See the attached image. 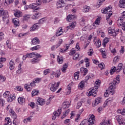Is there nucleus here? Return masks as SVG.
<instances>
[{"mask_svg":"<svg viewBox=\"0 0 125 125\" xmlns=\"http://www.w3.org/2000/svg\"><path fill=\"white\" fill-rule=\"evenodd\" d=\"M65 5V1L64 0H58L56 3L57 8H62Z\"/></svg>","mask_w":125,"mask_h":125,"instance_id":"10","label":"nucleus"},{"mask_svg":"<svg viewBox=\"0 0 125 125\" xmlns=\"http://www.w3.org/2000/svg\"><path fill=\"white\" fill-rule=\"evenodd\" d=\"M102 98L101 97H99L97 98L92 103V106L93 107H95L97 106L99 103H101Z\"/></svg>","mask_w":125,"mask_h":125,"instance_id":"13","label":"nucleus"},{"mask_svg":"<svg viewBox=\"0 0 125 125\" xmlns=\"http://www.w3.org/2000/svg\"><path fill=\"white\" fill-rule=\"evenodd\" d=\"M86 21V17H84L82 18V20L80 21V25H81V26H84Z\"/></svg>","mask_w":125,"mask_h":125,"instance_id":"37","label":"nucleus"},{"mask_svg":"<svg viewBox=\"0 0 125 125\" xmlns=\"http://www.w3.org/2000/svg\"><path fill=\"white\" fill-rule=\"evenodd\" d=\"M123 22H124V20H123V19H121V18H119L117 21L118 26H119V27L120 26H122L123 24H124Z\"/></svg>","mask_w":125,"mask_h":125,"instance_id":"29","label":"nucleus"},{"mask_svg":"<svg viewBox=\"0 0 125 125\" xmlns=\"http://www.w3.org/2000/svg\"><path fill=\"white\" fill-rule=\"evenodd\" d=\"M42 81V78H37L34 79L33 81L35 82V83H41Z\"/></svg>","mask_w":125,"mask_h":125,"instance_id":"59","label":"nucleus"},{"mask_svg":"<svg viewBox=\"0 0 125 125\" xmlns=\"http://www.w3.org/2000/svg\"><path fill=\"white\" fill-rule=\"evenodd\" d=\"M80 70L82 73H84V74H83L84 76H85L88 72V71L87 70V69L84 68L83 67H82L80 69Z\"/></svg>","mask_w":125,"mask_h":125,"instance_id":"33","label":"nucleus"},{"mask_svg":"<svg viewBox=\"0 0 125 125\" xmlns=\"http://www.w3.org/2000/svg\"><path fill=\"white\" fill-rule=\"evenodd\" d=\"M116 84H117L114 83V82H112L111 83H110V85L108 87V90L110 92L111 94H114V93H115V89H116Z\"/></svg>","mask_w":125,"mask_h":125,"instance_id":"8","label":"nucleus"},{"mask_svg":"<svg viewBox=\"0 0 125 125\" xmlns=\"http://www.w3.org/2000/svg\"><path fill=\"white\" fill-rule=\"evenodd\" d=\"M28 58H33V57H35L36 56V52H32L31 53H27Z\"/></svg>","mask_w":125,"mask_h":125,"instance_id":"46","label":"nucleus"},{"mask_svg":"<svg viewBox=\"0 0 125 125\" xmlns=\"http://www.w3.org/2000/svg\"><path fill=\"white\" fill-rule=\"evenodd\" d=\"M76 25L77 23L76 22H72L69 23L68 28L70 30H73V29H75Z\"/></svg>","mask_w":125,"mask_h":125,"instance_id":"23","label":"nucleus"},{"mask_svg":"<svg viewBox=\"0 0 125 125\" xmlns=\"http://www.w3.org/2000/svg\"><path fill=\"white\" fill-rule=\"evenodd\" d=\"M5 80H6V78H5V76H4L3 75H0V82H5Z\"/></svg>","mask_w":125,"mask_h":125,"instance_id":"62","label":"nucleus"},{"mask_svg":"<svg viewBox=\"0 0 125 125\" xmlns=\"http://www.w3.org/2000/svg\"><path fill=\"white\" fill-rule=\"evenodd\" d=\"M11 94L10 92L7 91L3 93V96L4 98H8L9 97V96H10Z\"/></svg>","mask_w":125,"mask_h":125,"instance_id":"40","label":"nucleus"},{"mask_svg":"<svg viewBox=\"0 0 125 125\" xmlns=\"http://www.w3.org/2000/svg\"><path fill=\"white\" fill-rule=\"evenodd\" d=\"M32 118H33L32 116H30L28 117L26 119H24L23 120L24 124H27V123H28V122H32Z\"/></svg>","mask_w":125,"mask_h":125,"instance_id":"38","label":"nucleus"},{"mask_svg":"<svg viewBox=\"0 0 125 125\" xmlns=\"http://www.w3.org/2000/svg\"><path fill=\"white\" fill-rule=\"evenodd\" d=\"M57 60L59 64H62V63H63V57H60L58 56Z\"/></svg>","mask_w":125,"mask_h":125,"instance_id":"49","label":"nucleus"},{"mask_svg":"<svg viewBox=\"0 0 125 125\" xmlns=\"http://www.w3.org/2000/svg\"><path fill=\"white\" fill-rule=\"evenodd\" d=\"M108 33L110 36H113V37H116L118 34H119V30L116 31L114 29H112L111 28H108Z\"/></svg>","mask_w":125,"mask_h":125,"instance_id":"11","label":"nucleus"},{"mask_svg":"<svg viewBox=\"0 0 125 125\" xmlns=\"http://www.w3.org/2000/svg\"><path fill=\"white\" fill-rule=\"evenodd\" d=\"M30 17H31V15H25L23 18V20L24 21H28V20H29Z\"/></svg>","mask_w":125,"mask_h":125,"instance_id":"57","label":"nucleus"},{"mask_svg":"<svg viewBox=\"0 0 125 125\" xmlns=\"http://www.w3.org/2000/svg\"><path fill=\"white\" fill-rule=\"evenodd\" d=\"M51 72V69H46L44 70L43 72V75L44 76H46V75H48V74H49Z\"/></svg>","mask_w":125,"mask_h":125,"instance_id":"48","label":"nucleus"},{"mask_svg":"<svg viewBox=\"0 0 125 125\" xmlns=\"http://www.w3.org/2000/svg\"><path fill=\"white\" fill-rule=\"evenodd\" d=\"M122 68H123V63H120L118 64L117 68L114 66L111 69L110 71V75H113L115 72L120 73L121 70H122Z\"/></svg>","mask_w":125,"mask_h":125,"instance_id":"3","label":"nucleus"},{"mask_svg":"<svg viewBox=\"0 0 125 125\" xmlns=\"http://www.w3.org/2000/svg\"><path fill=\"white\" fill-rule=\"evenodd\" d=\"M70 107V102H64L62 104V107L64 109H67Z\"/></svg>","mask_w":125,"mask_h":125,"instance_id":"28","label":"nucleus"},{"mask_svg":"<svg viewBox=\"0 0 125 125\" xmlns=\"http://www.w3.org/2000/svg\"><path fill=\"white\" fill-rule=\"evenodd\" d=\"M113 83L116 84H118L120 83V76H118L116 79H114Z\"/></svg>","mask_w":125,"mask_h":125,"instance_id":"45","label":"nucleus"},{"mask_svg":"<svg viewBox=\"0 0 125 125\" xmlns=\"http://www.w3.org/2000/svg\"><path fill=\"white\" fill-rule=\"evenodd\" d=\"M119 6L120 8H125V0H120Z\"/></svg>","mask_w":125,"mask_h":125,"instance_id":"21","label":"nucleus"},{"mask_svg":"<svg viewBox=\"0 0 125 125\" xmlns=\"http://www.w3.org/2000/svg\"><path fill=\"white\" fill-rule=\"evenodd\" d=\"M94 77V75L93 74H90L86 76L85 80L86 81L88 80H92Z\"/></svg>","mask_w":125,"mask_h":125,"instance_id":"36","label":"nucleus"},{"mask_svg":"<svg viewBox=\"0 0 125 125\" xmlns=\"http://www.w3.org/2000/svg\"><path fill=\"white\" fill-rule=\"evenodd\" d=\"M111 10H112V6H109L104 9H102V13L106 14V20H107V21H109V18H110L112 14H113V12L111 11Z\"/></svg>","mask_w":125,"mask_h":125,"instance_id":"1","label":"nucleus"},{"mask_svg":"<svg viewBox=\"0 0 125 125\" xmlns=\"http://www.w3.org/2000/svg\"><path fill=\"white\" fill-rule=\"evenodd\" d=\"M36 104L41 106H43L45 104V100L42 98H38L36 101Z\"/></svg>","mask_w":125,"mask_h":125,"instance_id":"12","label":"nucleus"},{"mask_svg":"<svg viewBox=\"0 0 125 125\" xmlns=\"http://www.w3.org/2000/svg\"><path fill=\"white\" fill-rule=\"evenodd\" d=\"M46 22V18H43L39 21V24H43Z\"/></svg>","mask_w":125,"mask_h":125,"instance_id":"51","label":"nucleus"},{"mask_svg":"<svg viewBox=\"0 0 125 125\" xmlns=\"http://www.w3.org/2000/svg\"><path fill=\"white\" fill-rule=\"evenodd\" d=\"M40 61V60L37 58H33L31 60V62L32 64H36V63H38Z\"/></svg>","mask_w":125,"mask_h":125,"instance_id":"53","label":"nucleus"},{"mask_svg":"<svg viewBox=\"0 0 125 125\" xmlns=\"http://www.w3.org/2000/svg\"><path fill=\"white\" fill-rule=\"evenodd\" d=\"M6 61V58L1 57L0 58V64H2V63H4Z\"/></svg>","mask_w":125,"mask_h":125,"instance_id":"61","label":"nucleus"},{"mask_svg":"<svg viewBox=\"0 0 125 125\" xmlns=\"http://www.w3.org/2000/svg\"><path fill=\"white\" fill-rule=\"evenodd\" d=\"M10 116L12 117L14 119H16L17 118V116L16 115V113H15V112L12 109L10 110Z\"/></svg>","mask_w":125,"mask_h":125,"instance_id":"31","label":"nucleus"},{"mask_svg":"<svg viewBox=\"0 0 125 125\" xmlns=\"http://www.w3.org/2000/svg\"><path fill=\"white\" fill-rule=\"evenodd\" d=\"M100 20H101V17H98L93 23V27H97L100 24Z\"/></svg>","mask_w":125,"mask_h":125,"instance_id":"19","label":"nucleus"},{"mask_svg":"<svg viewBox=\"0 0 125 125\" xmlns=\"http://www.w3.org/2000/svg\"><path fill=\"white\" fill-rule=\"evenodd\" d=\"M70 113V109H67L63 112V115L62 116V119H64L66 116L68 115Z\"/></svg>","mask_w":125,"mask_h":125,"instance_id":"47","label":"nucleus"},{"mask_svg":"<svg viewBox=\"0 0 125 125\" xmlns=\"http://www.w3.org/2000/svg\"><path fill=\"white\" fill-rule=\"evenodd\" d=\"M18 101L19 104L22 105L25 103V100L23 97H19L18 99Z\"/></svg>","mask_w":125,"mask_h":125,"instance_id":"27","label":"nucleus"},{"mask_svg":"<svg viewBox=\"0 0 125 125\" xmlns=\"http://www.w3.org/2000/svg\"><path fill=\"white\" fill-rule=\"evenodd\" d=\"M85 80H83L81 83L79 84V88H83L84 87V84H85Z\"/></svg>","mask_w":125,"mask_h":125,"instance_id":"34","label":"nucleus"},{"mask_svg":"<svg viewBox=\"0 0 125 125\" xmlns=\"http://www.w3.org/2000/svg\"><path fill=\"white\" fill-rule=\"evenodd\" d=\"M79 77H80V71H78L74 74V77L76 81H78L79 80Z\"/></svg>","mask_w":125,"mask_h":125,"instance_id":"39","label":"nucleus"},{"mask_svg":"<svg viewBox=\"0 0 125 125\" xmlns=\"http://www.w3.org/2000/svg\"><path fill=\"white\" fill-rule=\"evenodd\" d=\"M59 84H60V83L58 82L57 83H55L54 84L50 83V89L51 91H53V92L56 91L57 89L58 88V86H59Z\"/></svg>","mask_w":125,"mask_h":125,"instance_id":"5","label":"nucleus"},{"mask_svg":"<svg viewBox=\"0 0 125 125\" xmlns=\"http://www.w3.org/2000/svg\"><path fill=\"white\" fill-rule=\"evenodd\" d=\"M11 119H10V118L9 117H6L5 118V125H11Z\"/></svg>","mask_w":125,"mask_h":125,"instance_id":"25","label":"nucleus"},{"mask_svg":"<svg viewBox=\"0 0 125 125\" xmlns=\"http://www.w3.org/2000/svg\"><path fill=\"white\" fill-rule=\"evenodd\" d=\"M40 48H41V45H36L35 46H34L33 47H31L30 48V50H32V51H34V50H38L40 49Z\"/></svg>","mask_w":125,"mask_h":125,"instance_id":"43","label":"nucleus"},{"mask_svg":"<svg viewBox=\"0 0 125 125\" xmlns=\"http://www.w3.org/2000/svg\"><path fill=\"white\" fill-rule=\"evenodd\" d=\"M64 47L65 48V49H60L59 50V51L60 52H61L62 53H63V52H65V51H66V50H67V49H68L69 48V47L67 45H65L64 46Z\"/></svg>","mask_w":125,"mask_h":125,"instance_id":"55","label":"nucleus"},{"mask_svg":"<svg viewBox=\"0 0 125 125\" xmlns=\"http://www.w3.org/2000/svg\"><path fill=\"white\" fill-rule=\"evenodd\" d=\"M87 124V121L86 120H83L79 125H86Z\"/></svg>","mask_w":125,"mask_h":125,"instance_id":"64","label":"nucleus"},{"mask_svg":"<svg viewBox=\"0 0 125 125\" xmlns=\"http://www.w3.org/2000/svg\"><path fill=\"white\" fill-rule=\"evenodd\" d=\"M67 67H68V65H67V64H64L62 66V73H65L66 72V70H67Z\"/></svg>","mask_w":125,"mask_h":125,"instance_id":"52","label":"nucleus"},{"mask_svg":"<svg viewBox=\"0 0 125 125\" xmlns=\"http://www.w3.org/2000/svg\"><path fill=\"white\" fill-rule=\"evenodd\" d=\"M24 88L27 90V91H31V90H32L31 86L28 84H24Z\"/></svg>","mask_w":125,"mask_h":125,"instance_id":"41","label":"nucleus"},{"mask_svg":"<svg viewBox=\"0 0 125 125\" xmlns=\"http://www.w3.org/2000/svg\"><path fill=\"white\" fill-rule=\"evenodd\" d=\"M109 48L111 52H112V53H116V52H117L116 49L113 48V46H112V45H110L109 46Z\"/></svg>","mask_w":125,"mask_h":125,"instance_id":"54","label":"nucleus"},{"mask_svg":"<svg viewBox=\"0 0 125 125\" xmlns=\"http://www.w3.org/2000/svg\"><path fill=\"white\" fill-rule=\"evenodd\" d=\"M32 93V96H35L36 95H38V94H39V90L34 89V90H33Z\"/></svg>","mask_w":125,"mask_h":125,"instance_id":"56","label":"nucleus"},{"mask_svg":"<svg viewBox=\"0 0 125 125\" xmlns=\"http://www.w3.org/2000/svg\"><path fill=\"white\" fill-rule=\"evenodd\" d=\"M79 56H80V54L76 53L73 55V60H78V58H79Z\"/></svg>","mask_w":125,"mask_h":125,"instance_id":"58","label":"nucleus"},{"mask_svg":"<svg viewBox=\"0 0 125 125\" xmlns=\"http://www.w3.org/2000/svg\"><path fill=\"white\" fill-rule=\"evenodd\" d=\"M94 122H95V116L93 114H90L89 115V119L87 122L88 125H94Z\"/></svg>","mask_w":125,"mask_h":125,"instance_id":"7","label":"nucleus"},{"mask_svg":"<svg viewBox=\"0 0 125 125\" xmlns=\"http://www.w3.org/2000/svg\"><path fill=\"white\" fill-rule=\"evenodd\" d=\"M14 1V0H5L4 4L5 6H8L9 4H11Z\"/></svg>","mask_w":125,"mask_h":125,"instance_id":"30","label":"nucleus"},{"mask_svg":"<svg viewBox=\"0 0 125 125\" xmlns=\"http://www.w3.org/2000/svg\"><path fill=\"white\" fill-rule=\"evenodd\" d=\"M40 39L38 37H35L31 40V43L33 45L36 44H40Z\"/></svg>","mask_w":125,"mask_h":125,"instance_id":"14","label":"nucleus"},{"mask_svg":"<svg viewBox=\"0 0 125 125\" xmlns=\"http://www.w3.org/2000/svg\"><path fill=\"white\" fill-rule=\"evenodd\" d=\"M109 41L110 40H109V39L107 38H105V39L104 40L103 45H104V47H105V45H106V44H107V43H108V42H109Z\"/></svg>","mask_w":125,"mask_h":125,"instance_id":"50","label":"nucleus"},{"mask_svg":"<svg viewBox=\"0 0 125 125\" xmlns=\"http://www.w3.org/2000/svg\"><path fill=\"white\" fill-rule=\"evenodd\" d=\"M37 3H32L29 4V8L31 9H33V10H35V11H38L39 9H40V7L39 5H41V3H42V1L41 0H38Z\"/></svg>","mask_w":125,"mask_h":125,"instance_id":"4","label":"nucleus"},{"mask_svg":"<svg viewBox=\"0 0 125 125\" xmlns=\"http://www.w3.org/2000/svg\"><path fill=\"white\" fill-rule=\"evenodd\" d=\"M90 9V7L88 6L87 5L84 6L83 7V11L84 12H88Z\"/></svg>","mask_w":125,"mask_h":125,"instance_id":"44","label":"nucleus"},{"mask_svg":"<svg viewBox=\"0 0 125 125\" xmlns=\"http://www.w3.org/2000/svg\"><path fill=\"white\" fill-rule=\"evenodd\" d=\"M62 35H63V30L62 29V27H60L56 33V37H59Z\"/></svg>","mask_w":125,"mask_h":125,"instance_id":"24","label":"nucleus"},{"mask_svg":"<svg viewBox=\"0 0 125 125\" xmlns=\"http://www.w3.org/2000/svg\"><path fill=\"white\" fill-rule=\"evenodd\" d=\"M8 67L10 70H14V69L15 68V63H14V62L13 61L11 60L10 61Z\"/></svg>","mask_w":125,"mask_h":125,"instance_id":"17","label":"nucleus"},{"mask_svg":"<svg viewBox=\"0 0 125 125\" xmlns=\"http://www.w3.org/2000/svg\"><path fill=\"white\" fill-rule=\"evenodd\" d=\"M39 28H40V25H39V24L35 23L30 27L29 31H30V32H35V31H37Z\"/></svg>","mask_w":125,"mask_h":125,"instance_id":"15","label":"nucleus"},{"mask_svg":"<svg viewBox=\"0 0 125 125\" xmlns=\"http://www.w3.org/2000/svg\"><path fill=\"white\" fill-rule=\"evenodd\" d=\"M92 54H93V49H89L88 52V55H89V56H91Z\"/></svg>","mask_w":125,"mask_h":125,"instance_id":"63","label":"nucleus"},{"mask_svg":"<svg viewBox=\"0 0 125 125\" xmlns=\"http://www.w3.org/2000/svg\"><path fill=\"white\" fill-rule=\"evenodd\" d=\"M117 121L119 122V125H121V123H122V116H118L116 117Z\"/></svg>","mask_w":125,"mask_h":125,"instance_id":"60","label":"nucleus"},{"mask_svg":"<svg viewBox=\"0 0 125 125\" xmlns=\"http://www.w3.org/2000/svg\"><path fill=\"white\" fill-rule=\"evenodd\" d=\"M2 14L3 16V21H4V24H8V19H7L9 16L8 15V12L7 11H4Z\"/></svg>","mask_w":125,"mask_h":125,"instance_id":"6","label":"nucleus"},{"mask_svg":"<svg viewBox=\"0 0 125 125\" xmlns=\"http://www.w3.org/2000/svg\"><path fill=\"white\" fill-rule=\"evenodd\" d=\"M94 45L96 47H100L101 46V41L99 39H94Z\"/></svg>","mask_w":125,"mask_h":125,"instance_id":"16","label":"nucleus"},{"mask_svg":"<svg viewBox=\"0 0 125 125\" xmlns=\"http://www.w3.org/2000/svg\"><path fill=\"white\" fill-rule=\"evenodd\" d=\"M39 17H40V13H36L35 14H33L31 18L32 19H33L34 20H37V19H39Z\"/></svg>","mask_w":125,"mask_h":125,"instance_id":"32","label":"nucleus"},{"mask_svg":"<svg viewBox=\"0 0 125 125\" xmlns=\"http://www.w3.org/2000/svg\"><path fill=\"white\" fill-rule=\"evenodd\" d=\"M62 112V110L61 109H58L57 110L55 111L53 114L52 120H55L56 118H59L61 115Z\"/></svg>","mask_w":125,"mask_h":125,"instance_id":"9","label":"nucleus"},{"mask_svg":"<svg viewBox=\"0 0 125 125\" xmlns=\"http://www.w3.org/2000/svg\"><path fill=\"white\" fill-rule=\"evenodd\" d=\"M101 83V81L100 80H98L95 82V86L94 87H97V89H98V87L100 86V84Z\"/></svg>","mask_w":125,"mask_h":125,"instance_id":"42","label":"nucleus"},{"mask_svg":"<svg viewBox=\"0 0 125 125\" xmlns=\"http://www.w3.org/2000/svg\"><path fill=\"white\" fill-rule=\"evenodd\" d=\"M98 91V89H97V87H93L92 88H90L87 91V95L88 96H92L93 97H95L96 96L97 92Z\"/></svg>","mask_w":125,"mask_h":125,"instance_id":"2","label":"nucleus"},{"mask_svg":"<svg viewBox=\"0 0 125 125\" xmlns=\"http://www.w3.org/2000/svg\"><path fill=\"white\" fill-rule=\"evenodd\" d=\"M14 16L15 17H18V18H19V17H22V12L20 10H16L15 11Z\"/></svg>","mask_w":125,"mask_h":125,"instance_id":"20","label":"nucleus"},{"mask_svg":"<svg viewBox=\"0 0 125 125\" xmlns=\"http://www.w3.org/2000/svg\"><path fill=\"white\" fill-rule=\"evenodd\" d=\"M15 99V95H10L8 98H7V101L8 102H12Z\"/></svg>","mask_w":125,"mask_h":125,"instance_id":"26","label":"nucleus"},{"mask_svg":"<svg viewBox=\"0 0 125 125\" xmlns=\"http://www.w3.org/2000/svg\"><path fill=\"white\" fill-rule=\"evenodd\" d=\"M13 24L16 26V27H19L20 26V23L19 20L17 18H14L12 20Z\"/></svg>","mask_w":125,"mask_h":125,"instance_id":"18","label":"nucleus"},{"mask_svg":"<svg viewBox=\"0 0 125 125\" xmlns=\"http://www.w3.org/2000/svg\"><path fill=\"white\" fill-rule=\"evenodd\" d=\"M112 101H113V98L110 97V98H109L108 99H107L105 101V102L104 104V107H106L107 106V105H108V104H110V103H111V102H112Z\"/></svg>","mask_w":125,"mask_h":125,"instance_id":"22","label":"nucleus"},{"mask_svg":"<svg viewBox=\"0 0 125 125\" xmlns=\"http://www.w3.org/2000/svg\"><path fill=\"white\" fill-rule=\"evenodd\" d=\"M74 19H75V15H69L67 17L66 20L69 22H71V20Z\"/></svg>","mask_w":125,"mask_h":125,"instance_id":"35","label":"nucleus"}]
</instances>
